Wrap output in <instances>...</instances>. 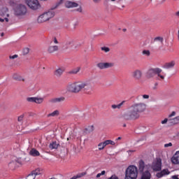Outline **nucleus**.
<instances>
[{"label":"nucleus","mask_w":179,"mask_h":179,"mask_svg":"<svg viewBox=\"0 0 179 179\" xmlns=\"http://www.w3.org/2000/svg\"><path fill=\"white\" fill-rule=\"evenodd\" d=\"M146 110V103H136L130 106L128 111L122 115L125 121H135L141 117L140 113H143Z\"/></svg>","instance_id":"1"},{"label":"nucleus","mask_w":179,"mask_h":179,"mask_svg":"<svg viewBox=\"0 0 179 179\" xmlns=\"http://www.w3.org/2000/svg\"><path fill=\"white\" fill-rule=\"evenodd\" d=\"M67 89L72 93H79L83 89L84 90H92V85H90V81H77L69 85Z\"/></svg>","instance_id":"2"},{"label":"nucleus","mask_w":179,"mask_h":179,"mask_svg":"<svg viewBox=\"0 0 179 179\" xmlns=\"http://www.w3.org/2000/svg\"><path fill=\"white\" fill-rule=\"evenodd\" d=\"M136 178H138V167L134 165H131L126 169L124 179Z\"/></svg>","instance_id":"3"},{"label":"nucleus","mask_w":179,"mask_h":179,"mask_svg":"<svg viewBox=\"0 0 179 179\" xmlns=\"http://www.w3.org/2000/svg\"><path fill=\"white\" fill-rule=\"evenodd\" d=\"M54 16H55V13L52 10H49L39 15L37 22L38 23H44V22H48L50 19H52Z\"/></svg>","instance_id":"4"},{"label":"nucleus","mask_w":179,"mask_h":179,"mask_svg":"<svg viewBox=\"0 0 179 179\" xmlns=\"http://www.w3.org/2000/svg\"><path fill=\"white\" fill-rule=\"evenodd\" d=\"M138 170L140 173H142L141 179H150L152 178V174L149 171H145L143 172L145 170V162L143 160H140L138 162Z\"/></svg>","instance_id":"5"},{"label":"nucleus","mask_w":179,"mask_h":179,"mask_svg":"<svg viewBox=\"0 0 179 179\" xmlns=\"http://www.w3.org/2000/svg\"><path fill=\"white\" fill-rule=\"evenodd\" d=\"M26 3L33 10H37L41 6L38 0H27Z\"/></svg>","instance_id":"6"},{"label":"nucleus","mask_w":179,"mask_h":179,"mask_svg":"<svg viewBox=\"0 0 179 179\" xmlns=\"http://www.w3.org/2000/svg\"><path fill=\"white\" fill-rule=\"evenodd\" d=\"M115 64L114 62H99L96 64L99 69H108L110 68H113Z\"/></svg>","instance_id":"7"},{"label":"nucleus","mask_w":179,"mask_h":179,"mask_svg":"<svg viewBox=\"0 0 179 179\" xmlns=\"http://www.w3.org/2000/svg\"><path fill=\"white\" fill-rule=\"evenodd\" d=\"M162 69H159V68L151 69L148 71L146 76L147 78L150 79V78H153V76H155V75H157V73H162Z\"/></svg>","instance_id":"8"},{"label":"nucleus","mask_w":179,"mask_h":179,"mask_svg":"<svg viewBox=\"0 0 179 179\" xmlns=\"http://www.w3.org/2000/svg\"><path fill=\"white\" fill-rule=\"evenodd\" d=\"M176 111H173L171 114L169 115V125H176V124H179V116L174 117L173 119H171V117H175Z\"/></svg>","instance_id":"9"},{"label":"nucleus","mask_w":179,"mask_h":179,"mask_svg":"<svg viewBox=\"0 0 179 179\" xmlns=\"http://www.w3.org/2000/svg\"><path fill=\"white\" fill-rule=\"evenodd\" d=\"M131 76L135 80H141L143 76V73L141 69H136L132 72Z\"/></svg>","instance_id":"10"},{"label":"nucleus","mask_w":179,"mask_h":179,"mask_svg":"<svg viewBox=\"0 0 179 179\" xmlns=\"http://www.w3.org/2000/svg\"><path fill=\"white\" fill-rule=\"evenodd\" d=\"M27 12V9L26 8V6L23 5H20L15 9V15H17V16H22L23 15H26Z\"/></svg>","instance_id":"11"},{"label":"nucleus","mask_w":179,"mask_h":179,"mask_svg":"<svg viewBox=\"0 0 179 179\" xmlns=\"http://www.w3.org/2000/svg\"><path fill=\"white\" fill-rule=\"evenodd\" d=\"M61 2H65L64 6H66V8L69 9L71 8H78V6H79V4L74 1H71L68 0H61Z\"/></svg>","instance_id":"12"},{"label":"nucleus","mask_w":179,"mask_h":179,"mask_svg":"<svg viewBox=\"0 0 179 179\" xmlns=\"http://www.w3.org/2000/svg\"><path fill=\"white\" fill-rule=\"evenodd\" d=\"M27 101H28V103H36V104H41V103L44 101V99L37 97H27Z\"/></svg>","instance_id":"13"},{"label":"nucleus","mask_w":179,"mask_h":179,"mask_svg":"<svg viewBox=\"0 0 179 179\" xmlns=\"http://www.w3.org/2000/svg\"><path fill=\"white\" fill-rule=\"evenodd\" d=\"M152 169L154 171H160L162 170V161L157 160L152 163Z\"/></svg>","instance_id":"14"},{"label":"nucleus","mask_w":179,"mask_h":179,"mask_svg":"<svg viewBox=\"0 0 179 179\" xmlns=\"http://www.w3.org/2000/svg\"><path fill=\"white\" fill-rule=\"evenodd\" d=\"M40 174H41L40 169H36L29 174L26 179H36V176H40Z\"/></svg>","instance_id":"15"},{"label":"nucleus","mask_w":179,"mask_h":179,"mask_svg":"<svg viewBox=\"0 0 179 179\" xmlns=\"http://www.w3.org/2000/svg\"><path fill=\"white\" fill-rule=\"evenodd\" d=\"M174 66H176V61L172 60L171 62L165 63L163 65L162 68L164 69H173V68H174Z\"/></svg>","instance_id":"16"},{"label":"nucleus","mask_w":179,"mask_h":179,"mask_svg":"<svg viewBox=\"0 0 179 179\" xmlns=\"http://www.w3.org/2000/svg\"><path fill=\"white\" fill-rule=\"evenodd\" d=\"M59 50V47L58 45H51L48 47V52H49V54H54V52H57Z\"/></svg>","instance_id":"17"},{"label":"nucleus","mask_w":179,"mask_h":179,"mask_svg":"<svg viewBox=\"0 0 179 179\" xmlns=\"http://www.w3.org/2000/svg\"><path fill=\"white\" fill-rule=\"evenodd\" d=\"M171 162L173 164H179V151H176L172 157Z\"/></svg>","instance_id":"18"},{"label":"nucleus","mask_w":179,"mask_h":179,"mask_svg":"<svg viewBox=\"0 0 179 179\" xmlns=\"http://www.w3.org/2000/svg\"><path fill=\"white\" fill-rule=\"evenodd\" d=\"M65 72V67H59V69H56L55 71V75L57 78H59L62 76V73Z\"/></svg>","instance_id":"19"},{"label":"nucleus","mask_w":179,"mask_h":179,"mask_svg":"<svg viewBox=\"0 0 179 179\" xmlns=\"http://www.w3.org/2000/svg\"><path fill=\"white\" fill-rule=\"evenodd\" d=\"M170 174V171L169 169H163L161 172L157 173V178H162L164 176H169Z\"/></svg>","instance_id":"20"},{"label":"nucleus","mask_w":179,"mask_h":179,"mask_svg":"<svg viewBox=\"0 0 179 179\" xmlns=\"http://www.w3.org/2000/svg\"><path fill=\"white\" fill-rule=\"evenodd\" d=\"M29 155L30 156L36 157L37 156H40V152H38L36 148H32L29 152Z\"/></svg>","instance_id":"21"},{"label":"nucleus","mask_w":179,"mask_h":179,"mask_svg":"<svg viewBox=\"0 0 179 179\" xmlns=\"http://www.w3.org/2000/svg\"><path fill=\"white\" fill-rule=\"evenodd\" d=\"M17 164H19V162L17 160H15L10 162L8 164V166L10 169L13 170L14 169H16V167L17 166Z\"/></svg>","instance_id":"22"},{"label":"nucleus","mask_w":179,"mask_h":179,"mask_svg":"<svg viewBox=\"0 0 179 179\" xmlns=\"http://www.w3.org/2000/svg\"><path fill=\"white\" fill-rule=\"evenodd\" d=\"M124 104H125V101H122L120 103L117 105L113 104L111 106V107L113 110H115L116 108L120 110V108H121L124 106Z\"/></svg>","instance_id":"23"},{"label":"nucleus","mask_w":179,"mask_h":179,"mask_svg":"<svg viewBox=\"0 0 179 179\" xmlns=\"http://www.w3.org/2000/svg\"><path fill=\"white\" fill-rule=\"evenodd\" d=\"M65 100L64 97H60V98H54L50 99V103H61V101H64Z\"/></svg>","instance_id":"24"},{"label":"nucleus","mask_w":179,"mask_h":179,"mask_svg":"<svg viewBox=\"0 0 179 179\" xmlns=\"http://www.w3.org/2000/svg\"><path fill=\"white\" fill-rule=\"evenodd\" d=\"M58 115H59V110H54L52 113L48 114L47 117L50 118V117H58Z\"/></svg>","instance_id":"25"},{"label":"nucleus","mask_w":179,"mask_h":179,"mask_svg":"<svg viewBox=\"0 0 179 179\" xmlns=\"http://www.w3.org/2000/svg\"><path fill=\"white\" fill-rule=\"evenodd\" d=\"M79 71H80V67H77V68L69 71V73L70 75H76V73H78L79 72Z\"/></svg>","instance_id":"26"},{"label":"nucleus","mask_w":179,"mask_h":179,"mask_svg":"<svg viewBox=\"0 0 179 179\" xmlns=\"http://www.w3.org/2000/svg\"><path fill=\"white\" fill-rule=\"evenodd\" d=\"M107 146V144L106 143V141L101 142L98 144V149L99 150H103L104 148Z\"/></svg>","instance_id":"27"},{"label":"nucleus","mask_w":179,"mask_h":179,"mask_svg":"<svg viewBox=\"0 0 179 179\" xmlns=\"http://www.w3.org/2000/svg\"><path fill=\"white\" fill-rule=\"evenodd\" d=\"M13 78L15 79V80H23L24 81V79L22 78V76L17 73H14L13 75Z\"/></svg>","instance_id":"28"},{"label":"nucleus","mask_w":179,"mask_h":179,"mask_svg":"<svg viewBox=\"0 0 179 179\" xmlns=\"http://www.w3.org/2000/svg\"><path fill=\"white\" fill-rule=\"evenodd\" d=\"M75 44V41L73 39H69L66 41V45H67L69 47H73V45Z\"/></svg>","instance_id":"29"},{"label":"nucleus","mask_w":179,"mask_h":179,"mask_svg":"<svg viewBox=\"0 0 179 179\" xmlns=\"http://www.w3.org/2000/svg\"><path fill=\"white\" fill-rule=\"evenodd\" d=\"M50 149L52 150V149H57L58 148V144H57V142H52L49 145Z\"/></svg>","instance_id":"30"},{"label":"nucleus","mask_w":179,"mask_h":179,"mask_svg":"<svg viewBox=\"0 0 179 179\" xmlns=\"http://www.w3.org/2000/svg\"><path fill=\"white\" fill-rule=\"evenodd\" d=\"M154 41H159L160 43H162V44H163L164 39L163 37L157 36L155 38Z\"/></svg>","instance_id":"31"},{"label":"nucleus","mask_w":179,"mask_h":179,"mask_svg":"<svg viewBox=\"0 0 179 179\" xmlns=\"http://www.w3.org/2000/svg\"><path fill=\"white\" fill-rule=\"evenodd\" d=\"M106 143V146L108 145H112L113 146H114L115 145V142L111 141V140H106L105 141Z\"/></svg>","instance_id":"32"},{"label":"nucleus","mask_w":179,"mask_h":179,"mask_svg":"<svg viewBox=\"0 0 179 179\" xmlns=\"http://www.w3.org/2000/svg\"><path fill=\"white\" fill-rule=\"evenodd\" d=\"M29 52H30V49H29V48H25L22 50V53L24 55H27V54H29Z\"/></svg>","instance_id":"33"},{"label":"nucleus","mask_w":179,"mask_h":179,"mask_svg":"<svg viewBox=\"0 0 179 179\" xmlns=\"http://www.w3.org/2000/svg\"><path fill=\"white\" fill-rule=\"evenodd\" d=\"M143 55H145L146 57H149L150 55V51L149 50H143L142 52Z\"/></svg>","instance_id":"34"},{"label":"nucleus","mask_w":179,"mask_h":179,"mask_svg":"<svg viewBox=\"0 0 179 179\" xmlns=\"http://www.w3.org/2000/svg\"><path fill=\"white\" fill-rule=\"evenodd\" d=\"M101 51H104V52H110V48L107 47L101 48Z\"/></svg>","instance_id":"35"},{"label":"nucleus","mask_w":179,"mask_h":179,"mask_svg":"<svg viewBox=\"0 0 179 179\" xmlns=\"http://www.w3.org/2000/svg\"><path fill=\"white\" fill-rule=\"evenodd\" d=\"M104 174H106V171H102L100 173L96 175V178H100V177H101V176H104Z\"/></svg>","instance_id":"36"},{"label":"nucleus","mask_w":179,"mask_h":179,"mask_svg":"<svg viewBox=\"0 0 179 179\" xmlns=\"http://www.w3.org/2000/svg\"><path fill=\"white\" fill-rule=\"evenodd\" d=\"M157 75L158 78H158L159 80H164V76L160 74V73H157Z\"/></svg>","instance_id":"37"},{"label":"nucleus","mask_w":179,"mask_h":179,"mask_svg":"<svg viewBox=\"0 0 179 179\" xmlns=\"http://www.w3.org/2000/svg\"><path fill=\"white\" fill-rule=\"evenodd\" d=\"M24 116L23 115H21L20 116H19L18 117V118H17V121L19 122H22V121H23V117H24Z\"/></svg>","instance_id":"38"},{"label":"nucleus","mask_w":179,"mask_h":179,"mask_svg":"<svg viewBox=\"0 0 179 179\" xmlns=\"http://www.w3.org/2000/svg\"><path fill=\"white\" fill-rule=\"evenodd\" d=\"M171 146H173V143H171L164 144V148H170Z\"/></svg>","instance_id":"39"},{"label":"nucleus","mask_w":179,"mask_h":179,"mask_svg":"<svg viewBox=\"0 0 179 179\" xmlns=\"http://www.w3.org/2000/svg\"><path fill=\"white\" fill-rule=\"evenodd\" d=\"M52 43L54 44H59V42H58V40L57 39V38H54L52 40Z\"/></svg>","instance_id":"40"},{"label":"nucleus","mask_w":179,"mask_h":179,"mask_svg":"<svg viewBox=\"0 0 179 179\" xmlns=\"http://www.w3.org/2000/svg\"><path fill=\"white\" fill-rule=\"evenodd\" d=\"M88 130L90 131V132H93V131L94 130V127L93 126H90L88 127Z\"/></svg>","instance_id":"41"},{"label":"nucleus","mask_w":179,"mask_h":179,"mask_svg":"<svg viewBox=\"0 0 179 179\" xmlns=\"http://www.w3.org/2000/svg\"><path fill=\"white\" fill-rule=\"evenodd\" d=\"M10 59H15V58H17V55H14L13 56L9 57Z\"/></svg>","instance_id":"42"},{"label":"nucleus","mask_w":179,"mask_h":179,"mask_svg":"<svg viewBox=\"0 0 179 179\" xmlns=\"http://www.w3.org/2000/svg\"><path fill=\"white\" fill-rule=\"evenodd\" d=\"M169 123V119L165 118L164 120L162 121V124H167Z\"/></svg>","instance_id":"43"},{"label":"nucleus","mask_w":179,"mask_h":179,"mask_svg":"<svg viewBox=\"0 0 179 179\" xmlns=\"http://www.w3.org/2000/svg\"><path fill=\"white\" fill-rule=\"evenodd\" d=\"M76 11L79 12L80 13H82V11H83L82 6H80L78 8H77Z\"/></svg>","instance_id":"44"},{"label":"nucleus","mask_w":179,"mask_h":179,"mask_svg":"<svg viewBox=\"0 0 179 179\" xmlns=\"http://www.w3.org/2000/svg\"><path fill=\"white\" fill-rule=\"evenodd\" d=\"M158 85H159V83H155V87H153L154 90H155V89H157Z\"/></svg>","instance_id":"45"},{"label":"nucleus","mask_w":179,"mask_h":179,"mask_svg":"<svg viewBox=\"0 0 179 179\" xmlns=\"http://www.w3.org/2000/svg\"><path fill=\"white\" fill-rule=\"evenodd\" d=\"M143 98L149 99V95L144 94V95H143Z\"/></svg>","instance_id":"46"},{"label":"nucleus","mask_w":179,"mask_h":179,"mask_svg":"<svg viewBox=\"0 0 179 179\" xmlns=\"http://www.w3.org/2000/svg\"><path fill=\"white\" fill-rule=\"evenodd\" d=\"M93 2H94V3H99V2H100V1L101 0H92Z\"/></svg>","instance_id":"47"},{"label":"nucleus","mask_w":179,"mask_h":179,"mask_svg":"<svg viewBox=\"0 0 179 179\" xmlns=\"http://www.w3.org/2000/svg\"><path fill=\"white\" fill-rule=\"evenodd\" d=\"M134 152H135V150H129V151H127L129 155H131V153H134Z\"/></svg>","instance_id":"48"},{"label":"nucleus","mask_w":179,"mask_h":179,"mask_svg":"<svg viewBox=\"0 0 179 179\" xmlns=\"http://www.w3.org/2000/svg\"><path fill=\"white\" fill-rule=\"evenodd\" d=\"M172 178L173 179H178V176L175 175V176H172Z\"/></svg>","instance_id":"49"},{"label":"nucleus","mask_w":179,"mask_h":179,"mask_svg":"<svg viewBox=\"0 0 179 179\" xmlns=\"http://www.w3.org/2000/svg\"><path fill=\"white\" fill-rule=\"evenodd\" d=\"M4 20H6V22H9V19L8 17H5Z\"/></svg>","instance_id":"50"},{"label":"nucleus","mask_w":179,"mask_h":179,"mask_svg":"<svg viewBox=\"0 0 179 179\" xmlns=\"http://www.w3.org/2000/svg\"><path fill=\"white\" fill-rule=\"evenodd\" d=\"M4 21H5V20L0 17V22H4Z\"/></svg>","instance_id":"51"},{"label":"nucleus","mask_w":179,"mask_h":179,"mask_svg":"<svg viewBox=\"0 0 179 179\" xmlns=\"http://www.w3.org/2000/svg\"><path fill=\"white\" fill-rule=\"evenodd\" d=\"M116 141H121V137H118Z\"/></svg>","instance_id":"52"},{"label":"nucleus","mask_w":179,"mask_h":179,"mask_svg":"<svg viewBox=\"0 0 179 179\" xmlns=\"http://www.w3.org/2000/svg\"><path fill=\"white\" fill-rule=\"evenodd\" d=\"M1 37H3V36H4L3 32L1 34Z\"/></svg>","instance_id":"53"},{"label":"nucleus","mask_w":179,"mask_h":179,"mask_svg":"<svg viewBox=\"0 0 179 179\" xmlns=\"http://www.w3.org/2000/svg\"><path fill=\"white\" fill-rule=\"evenodd\" d=\"M122 31H124V32L127 31V29H123Z\"/></svg>","instance_id":"54"},{"label":"nucleus","mask_w":179,"mask_h":179,"mask_svg":"<svg viewBox=\"0 0 179 179\" xmlns=\"http://www.w3.org/2000/svg\"><path fill=\"white\" fill-rule=\"evenodd\" d=\"M127 127V124H123V127L125 128Z\"/></svg>","instance_id":"55"},{"label":"nucleus","mask_w":179,"mask_h":179,"mask_svg":"<svg viewBox=\"0 0 179 179\" xmlns=\"http://www.w3.org/2000/svg\"><path fill=\"white\" fill-rule=\"evenodd\" d=\"M178 40H179V30H178Z\"/></svg>","instance_id":"56"},{"label":"nucleus","mask_w":179,"mask_h":179,"mask_svg":"<svg viewBox=\"0 0 179 179\" xmlns=\"http://www.w3.org/2000/svg\"><path fill=\"white\" fill-rule=\"evenodd\" d=\"M112 1V2H115V0H111Z\"/></svg>","instance_id":"57"},{"label":"nucleus","mask_w":179,"mask_h":179,"mask_svg":"<svg viewBox=\"0 0 179 179\" xmlns=\"http://www.w3.org/2000/svg\"><path fill=\"white\" fill-rule=\"evenodd\" d=\"M8 17H9V14H7Z\"/></svg>","instance_id":"58"},{"label":"nucleus","mask_w":179,"mask_h":179,"mask_svg":"<svg viewBox=\"0 0 179 179\" xmlns=\"http://www.w3.org/2000/svg\"><path fill=\"white\" fill-rule=\"evenodd\" d=\"M0 15H1V11H0Z\"/></svg>","instance_id":"59"}]
</instances>
